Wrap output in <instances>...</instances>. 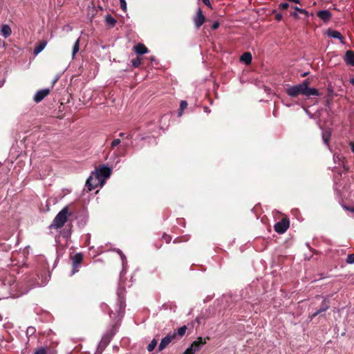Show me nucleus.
<instances>
[{
	"instance_id": "obj_13",
	"label": "nucleus",
	"mask_w": 354,
	"mask_h": 354,
	"mask_svg": "<svg viewBox=\"0 0 354 354\" xmlns=\"http://www.w3.org/2000/svg\"><path fill=\"white\" fill-rule=\"evenodd\" d=\"M317 15L320 19L323 20L325 22L328 21L331 17L330 12L327 10H320L317 12Z\"/></svg>"
},
{
	"instance_id": "obj_20",
	"label": "nucleus",
	"mask_w": 354,
	"mask_h": 354,
	"mask_svg": "<svg viewBox=\"0 0 354 354\" xmlns=\"http://www.w3.org/2000/svg\"><path fill=\"white\" fill-rule=\"evenodd\" d=\"M80 50V38H78L74 45H73V52H72V57L73 58H74V57L75 56L76 53L79 51Z\"/></svg>"
},
{
	"instance_id": "obj_6",
	"label": "nucleus",
	"mask_w": 354,
	"mask_h": 354,
	"mask_svg": "<svg viewBox=\"0 0 354 354\" xmlns=\"http://www.w3.org/2000/svg\"><path fill=\"white\" fill-rule=\"evenodd\" d=\"M93 173L95 174V175L97 176L100 180H102V183L104 184L105 180L110 176L111 170L108 167L102 166Z\"/></svg>"
},
{
	"instance_id": "obj_30",
	"label": "nucleus",
	"mask_w": 354,
	"mask_h": 354,
	"mask_svg": "<svg viewBox=\"0 0 354 354\" xmlns=\"http://www.w3.org/2000/svg\"><path fill=\"white\" fill-rule=\"evenodd\" d=\"M346 263L349 264L354 263V254H351L347 256Z\"/></svg>"
},
{
	"instance_id": "obj_5",
	"label": "nucleus",
	"mask_w": 354,
	"mask_h": 354,
	"mask_svg": "<svg viewBox=\"0 0 354 354\" xmlns=\"http://www.w3.org/2000/svg\"><path fill=\"white\" fill-rule=\"evenodd\" d=\"M206 344L205 339L199 337L196 341L192 342L189 348L183 353V354H194L196 351H199L201 347Z\"/></svg>"
},
{
	"instance_id": "obj_43",
	"label": "nucleus",
	"mask_w": 354,
	"mask_h": 354,
	"mask_svg": "<svg viewBox=\"0 0 354 354\" xmlns=\"http://www.w3.org/2000/svg\"><path fill=\"white\" fill-rule=\"evenodd\" d=\"M30 330H33V328H28V332H30Z\"/></svg>"
},
{
	"instance_id": "obj_1",
	"label": "nucleus",
	"mask_w": 354,
	"mask_h": 354,
	"mask_svg": "<svg viewBox=\"0 0 354 354\" xmlns=\"http://www.w3.org/2000/svg\"><path fill=\"white\" fill-rule=\"evenodd\" d=\"M309 84V81L306 80L301 84L289 86L286 88V93L291 97H296L300 94L306 97L311 95L319 96V91L315 88H310L308 86Z\"/></svg>"
},
{
	"instance_id": "obj_14",
	"label": "nucleus",
	"mask_w": 354,
	"mask_h": 354,
	"mask_svg": "<svg viewBox=\"0 0 354 354\" xmlns=\"http://www.w3.org/2000/svg\"><path fill=\"white\" fill-rule=\"evenodd\" d=\"M344 61L346 64L354 66V52L352 50H347L344 56Z\"/></svg>"
},
{
	"instance_id": "obj_7",
	"label": "nucleus",
	"mask_w": 354,
	"mask_h": 354,
	"mask_svg": "<svg viewBox=\"0 0 354 354\" xmlns=\"http://www.w3.org/2000/svg\"><path fill=\"white\" fill-rule=\"evenodd\" d=\"M82 260L83 255L82 253H77L73 256L72 259L73 270L71 275H73L74 274L79 271V268L80 267L81 263L82 262Z\"/></svg>"
},
{
	"instance_id": "obj_19",
	"label": "nucleus",
	"mask_w": 354,
	"mask_h": 354,
	"mask_svg": "<svg viewBox=\"0 0 354 354\" xmlns=\"http://www.w3.org/2000/svg\"><path fill=\"white\" fill-rule=\"evenodd\" d=\"M330 131H325L322 133V139L325 145L328 146L329 145V140L330 138Z\"/></svg>"
},
{
	"instance_id": "obj_25",
	"label": "nucleus",
	"mask_w": 354,
	"mask_h": 354,
	"mask_svg": "<svg viewBox=\"0 0 354 354\" xmlns=\"http://www.w3.org/2000/svg\"><path fill=\"white\" fill-rule=\"evenodd\" d=\"M294 9L297 11L298 12L301 13V14H304L306 18H308L309 17V12L305 10V9H302V8H299V7L297 6H295L294 7Z\"/></svg>"
},
{
	"instance_id": "obj_17",
	"label": "nucleus",
	"mask_w": 354,
	"mask_h": 354,
	"mask_svg": "<svg viewBox=\"0 0 354 354\" xmlns=\"http://www.w3.org/2000/svg\"><path fill=\"white\" fill-rule=\"evenodd\" d=\"M11 28L8 25H3L1 29V35L4 37L5 38H7L11 35Z\"/></svg>"
},
{
	"instance_id": "obj_3",
	"label": "nucleus",
	"mask_w": 354,
	"mask_h": 354,
	"mask_svg": "<svg viewBox=\"0 0 354 354\" xmlns=\"http://www.w3.org/2000/svg\"><path fill=\"white\" fill-rule=\"evenodd\" d=\"M71 213L68 212V207L65 206L55 217L53 223L50 225V229H60L62 227L68 220Z\"/></svg>"
},
{
	"instance_id": "obj_33",
	"label": "nucleus",
	"mask_w": 354,
	"mask_h": 354,
	"mask_svg": "<svg viewBox=\"0 0 354 354\" xmlns=\"http://www.w3.org/2000/svg\"><path fill=\"white\" fill-rule=\"evenodd\" d=\"M109 341H110L109 338H108L106 337H103L102 343H104V344L106 346L109 343Z\"/></svg>"
},
{
	"instance_id": "obj_11",
	"label": "nucleus",
	"mask_w": 354,
	"mask_h": 354,
	"mask_svg": "<svg viewBox=\"0 0 354 354\" xmlns=\"http://www.w3.org/2000/svg\"><path fill=\"white\" fill-rule=\"evenodd\" d=\"M50 93V90L48 88H44L38 91L34 97V100L36 102H40L43 100L48 94Z\"/></svg>"
},
{
	"instance_id": "obj_44",
	"label": "nucleus",
	"mask_w": 354,
	"mask_h": 354,
	"mask_svg": "<svg viewBox=\"0 0 354 354\" xmlns=\"http://www.w3.org/2000/svg\"><path fill=\"white\" fill-rule=\"evenodd\" d=\"M351 84H354V79H351Z\"/></svg>"
},
{
	"instance_id": "obj_36",
	"label": "nucleus",
	"mask_w": 354,
	"mask_h": 354,
	"mask_svg": "<svg viewBox=\"0 0 354 354\" xmlns=\"http://www.w3.org/2000/svg\"><path fill=\"white\" fill-rule=\"evenodd\" d=\"M118 252L120 254L122 262H124V256L120 250H118Z\"/></svg>"
},
{
	"instance_id": "obj_39",
	"label": "nucleus",
	"mask_w": 354,
	"mask_h": 354,
	"mask_svg": "<svg viewBox=\"0 0 354 354\" xmlns=\"http://www.w3.org/2000/svg\"><path fill=\"white\" fill-rule=\"evenodd\" d=\"M276 17H277V20H281V17H281V15H277L276 16Z\"/></svg>"
},
{
	"instance_id": "obj_45",
	"label": "nucleus",
	"mask_w": 354,
	"mask_h": 354,
	"mask_svg": "<svg viewBox=\"0 0 354 354\" xmlns=\"http://www.w3.org/2000/svg\"><path fill=\"white\" fill-rule=\"evenodd\" d=\"M27 292H28V290L24 291V292H22V294H25V293H26Z\"/></svg>"
},
{
	"instance_id": "obj_12",
	"label": "nucleus",
	"mask_w": 354,
	"mask_h": 354,
	"mask_svg": "<svg viewBox=\"0 0 354 354\" xmlns=\"http://www.w3.org/2000/svg\"><path fill=\"white\" fill-rule=\"evenodd\" d=\"M326 34L328 37L337 39L340 41L342 44H344V38L339 31L329 29L326 32Z\"/></svg>"
},
{
	"instance_id": "obj_27",
	"label": "nucleus",
	"mask_w": 354,
	"mask_h": 354,
	"mask_svg": "<svg viewBox=\"0 0 354 354\" xmlns=\"http://www.w3.org/2000/svg\"><path fill=\"white\" fill-rule=\"evenodd\" d=\"M121 143V140L119 138L114 139L111 143V149H114L117 146Z\"/></svg>"
},
{
	"instance_id": "obj_37",
	"label": "nucleus",
	"mask_w": 354,
	"mask_h": 354,
	"mask_svg": "<svg viewBox=\"0 0 354 354\" xmlns=\"http://www.w3.org/2000/svg\"><path fill=\"white\" fill-rule=\"evenodd\" d=\"M349 145L351 146L352 152L354 153V142H350Z\"/></svg>"
},
{
	"instance_id": "obj_38",
	"label": "nucleus",
	"mask_w": 354,
	"mask_h": 354,
	"mask_svg": "<svg viewBox=\"0 0 354 354\" xmlns=\"http://www.w3.org/2000/svg\"><path fill=\"white\" fill-rule=\"evenodd\" d=\"M291 15H292V17H294L295 18H296V19H298V18H299V15H298L297 12H292V13L291 14Z\"/></svg>"
},
{
	"instance_id": "obj_21",
	"label": "nucleus",
	"mask_w": 354,
	"mask_h": 354,
	"mask_svg": "<svg viewBox=\"0 0 354 354\" xmlns=\"http://www.w3.org/2000/svg\"><path fill=\"white\" fill-rule=\"evenodd\" d=\"M105 21L108 25H110L112 27L114 26L116 24V20L110 15L106 16Z\"/></svg>"
},
{
	"instance_id": "obj_32",
	"label": "nucleus",
	"mask_w": 354,
	"mask_h": 354,
	"mask_svg": "<svg viewBox=\"0 0 354 354\" xmlns=\"http://www.w3.org/2000/svg\"><path fill=\"white\" fill-rule=\"evenodd\" d=\"M289 4L288 3H281L279 4V8L281 10H286L288 8Z\"/></svg>"
},
{
	"instance_id": "obj_29",
	"label": "nucleus",
	"mask_w": 354,
	"mask_h": 354,
	"mask_svg": "<svg viewBox=\"0 0 354 354\" xmlns=\"http://www.w3.org/2000/svg\"><path fill=\"white\" fill-rule=\"evenodd\" d=\"M186 330H187V326H183L178 329L177 333L180 337H183L185 335Z\"/></svg>"
},
{
	"instance_id": "obj_34",
	"label": "nucleus",
	"mask_w": 354,
	"mask_h": 354,
	"mask_svg": "<svg viewBox=\"0 0 354 354\" xmlns=\"http://www.w3.org/2000/svg\"><path fill=\"white\" fill-rule=\"evenodd\" d=\"M218 27H219V23L218 21H215L212 24V29H214V30L217 29Z\"/></svg>"
},
{
	"instance_id": "obj_22",
	"label": "nucleus",
	"mask_w": 354,
	"mask_h": 354,
	"mask_svg": "<svg viewBox=\"0 0 354 354\" xmlns=\"http://www.w3.org/2000/svg\"><path fill=\"white\" fill-rule=\"evenodd\" d=\"M48 348L47 347H39L37 348L32 354H47Z\"/></svg>"
},
{
	"instance_id": "obj_28",
	"label": "nucleus",
	"mask_w": 354,
	"mask_h": 354,
	"mask_svg": "<svg viewBox=\"0 0 354 354\" xmlns=\"http://www.w3.org/2000/svg\"><path fill=\"white\" fill-rule=\"evenodd\" d=\"M131 64L134 68H138L141 64V59L139 57L133 59L131 61Z\"/></svg>"
},
{
	"instance_id": "obj_8",
	"label": "nucleus",
	"mask_w": 354,
	"mask_h": 354,
	"mask_svg": "<svg viewBox=\"0 0 354 354\" xmlns=\"http://www.w3.org/2000/svg\"><path fill=\"white\" fill-rule=\"evenodd\" d=\"M288 227L289 221L286 218H283L281 221L277 222L274 226L275 232L279 234L284 233Z\"/></svg>"
},
{
	"instance_id": "obj_41",
	"label": "nucleus",
	"mask_w": 354,
	"mask_h": 354,
	"mask_svg": "<svg viewBox=\"0 0 354 354\" xmlns=\"http://www.w3.org/2000/svg\"><path fill=\"white\" fill-rule=\"evenodd\" d=\"M124 136H125V133H120L119 134V136H120V137H124Z\"/></svg>"
},
{
	"instance_id": "obj_23",
	"label": "nucleus",
	"mask_w": 354,
	"mask_h": 354,
	"mask_svg": "<svg viewBox=\"0 0 354 354\" xmlns=\"http://www.w3.org/2000/svg\"><path fill=\"white\" fill-rule=\"evenodd\" d=\"M328 308V305L327 304H323L322 307L319 308V310H318L317 311H316L313 315V317H315V316H317L318 314H319L320 313H322L325 310H326Z\"/></svg>"
},
{
	"instance_id": "obj_16",
	"label": "nucleus",
	"mask_w": 354,
	"mask_h": 354,
	"mask_svg": "<svg viewBox=\"0 0 354 354\" xmlns=\"http://www.w3.org/2000/svg\"><path fill=\"white\" fill-rule=\"evenodd\" d=\"M240 61L248 65L252 62V55L250 53H244L240 57Z\"/></svg>"
},
{
	"instance_id": "obj_26",
	"label": "nucleus",
	"mask_w": 354,
	"mask_h": 354,
	"mask_svg": "<svg viewBox=\"0 0 354 354\" xmlns=\"http://www.w3.org/2000/svg\"><path fill=\"white\" fill-rule=\"evenodd\" d=\"M187 106V102L185 100L180 102V111L178 113V115L180 116L183 112V110Z\"/></svg>"
},
{
	"instance_id": "obj_24",
	"label": "nucleus",
	"mask_w": 354,
	"mask_h": 354,
	"mask_svg": "<svg viewBox=\"0 0 354 354\" xmlns=\"http://www.w3.org/2000/svg\"><path fill=\"white\" fill-rule=\"evenodd\" d=\"M157 345V341L156 339H153L151 340V342L149 344V345L147 346V350L149 351H153V349L155 348V347Z\"/></svg>"
},
{
	"instance_id": "obj_2",
	"label": "nucleus",
	"mask_w": 354,
	"mask_h": 354,
	"mask_svg": "<svg viewBox=\"0 0 354 354\" xmlns=\"http://www.w3.org/2000/svg\"><path fill=\"white\" fill-rule=\"evenodd\" d=\"M17 284L15 279L13 276L8 275L0 283V298H8L10 296H13L14 290H16Z\"/></svg>"
},
{
	"instance_id": "obj_10",
	"label": "nucleus",
	"mask_w": 354,
	"mask_h": 354,
	"mask_svg": "<svg viewBox=\"0 0 354 354\" xmlns=\"http://www.w3.org/2000/svg\"><path fill=\"white\" fill-rule=\"evenodd\" d=\"M176 333L174 332L172 333H169L165 337L161 339V342L158 346V350L162 351L166 348L167 346L169 344V343L176 337Z\"/></svg>"
},
{
	"instance_id": "obj_18",
	"label": "nucleus",
	"mask_w": 354,
	"mask_h": 354,
	"mask_svg": "<svg viewBox=\"0 0 354 354\" xmlns=\"http://www.w3.org/2000/svg\"><path fill=\"white\" fill-rule=\"evenodd\" d=\"M47 44V42L46 41H42L39 42L35 48L34 49V53L35 55H38L39 53H41L44 48L46 47Z\"/></svg>"
},
{
	"instance_id": "obj_42",
	"label": "nucleus",
	"mask_w": 354,
	"mask_h": 354,
	"mask_svg": "<svg viewBox=\"0 0 354 354\" xmlns=\"http://www.w3.org/2000/svg\"><path fill=\"white\" fill-rule=\"evenodd\" d=\"M39 286V283H35V284L32 285V287H35V286Z\"/></svg>"
},
{
	"instance_id": "obj_15",
	"label": "nucleus",
	"mask_w": 354,
	"mask_h": 354,
	"mask_svg": "<svg viewBox=\"0 0 354 354\" xmlns=\"http://www.w3.org/2000/svg\"><path fill=\"white\" fill-rule=\"evenodd\" d=\"M133 50L138 55H144L148 53L147 48L143 44H138L133 47Z\"/></svg>"
},
{
	"instance_id": "obj_35",
	"label": "nucleus",
	"mask_w": 354,
	"mask_h": 354,
	"mask_svg": "<svg viewBox=\"0 0 354 354\" xmlns=\"http://www.w3.org/2000/svg\"><path fill=\"white\" fill-rule=\"evenodd\" d=\"M202 1L204 3V4H205L207 6L209 7V8H212L211 7V3H210V1L209 0H202Z\"/></svg>"
},
{
	"instance_id": "obj_31",
	"label": "nucleus",
	"mask_w": 354,
	"mask_h": 354,
	"mask_svg": "<svg viewBox=\"0 0 354 354\" xmlns=\"http://www.w3.org/2000/svg\"><path fill=\"white\" fill-rule=\"evenodd\" d=\"M120 2L121 8L125 11L127 10V3L125 0H120Z\"/></svg>"
},
{
	"instance_id": "obj_40",
	"label": "nucleus",
	"mask_w": 354,
	"mask_h": 354,
	"mask_svg": "<svg viewBox=\"0 0 354 354\" xmlns=\"http://www.w3.org/2000/svg\"><path fill=\"white\" fill-rule=\"evenodd\" d=\"M126 138H127V139H131V138H132V135H131V134H127V136H126Z\"/></svg>"
},
{
	"instance_id": "obj_4",
	"label": "nucleus",
	"mask_w": 354,
	"mask_h": 354,
	"mask_svg": "<svg viewBox=\"0 0 354 354\" xmlns=\"http://www.w3.org/2000/svg\"><path fill=\"white\" fill-rule=\"evenodd\" d=\"M103 185L104 184L102 183V180H100L93 172L86 183V186L89 191L95 189L98 186L102 187Z\"/></svg>"
},
{
	"instance_id": "obj_9",
	"label": "nucleus",
	"mask_w": 354,
	"mask_h": 354,
	"mask_svg": "<svg viewBox=\"0 0 354 354\" xmlns=\"http://www.w3.org/2000/svg\"><path fill=\"white\" fill-rule=\"evenodd\" d=\"M193 19L195 26L197 29L200 28L201 26L204 24L205 21V17L204 16L201 8H198Z\"/></svg>"
}]
</instances>
